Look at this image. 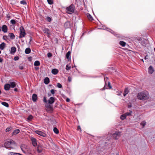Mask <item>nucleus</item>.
I'll return each mask as SVG.
<instances>
[{"label":"nucleus","instance_id":"f257e3e1","mask_svg":"<svg viewBox=\"0 0 155 155\" xmlns=\"http://www.w3.org/2000/svg\"><path fill=\"white\" fill-rule=\"evenodd\" d=\"M137 97L138 99L140 100H146L148 99L149 95L147 91H143L139 93L138 94Z\"/></svg>","mask_w":155,"mask_h":155},{"label":"nucleus","instance_id":"f03ea898","mask_svg":"<svg viewBox=\"0 0 155 155\" xmlns=\"http://www.w3.org/2000/svg\"><path fill=\"white\" fill-rule=\"evenodd\" d=\"M15 145V142L12 140L5 142L4 143L5 147L7 148L13 149Z\"/></svg>","mask_w":155,"mask_h":155},{"label":"nucleus","instance_id":"7ed1b4c3","mask_svg":"<svg viewBox=\"0 0 155 155\" xmlns=\"http://www.w3.org/2000/svg\"><path fill=\"white\" fill-rule=\"evenodd\" d=\"M66 10L67 13L68 14H71L73 13L74 10V5L73 4L69 6L66 8Z\"/></svg>","mask_w":155,"mask_h":155},{"label":"nucleus","instance_id":"20e7f679","mask_svg":"<svg viewBox=\"0 0 155 155\" xmlns=\"http://www.w3.org/2000/svg\"><path fill=\"white\" fill-rule=\"evenodd\" d=\"M20 35L19 36V38H22L24 37L26 35L25 32V30L23 26H21L20 28Z\"/></svg>","mask_w":155,"mask_h":155},{"label":"nucleus","instance_id":"39448f33","mask_svg":"<svg viewBox=\"0 0 155 155\" xmlns=\"http://www.w3.org/2000/svg\"><path fill=\"white\" fill-rule=\"evenodd\" d=\"M45 107L46 108V110L47 112L51 113L52 112L53 107L50 104H45Z\"/></svg>","mask_w":155,"mask_h":155},{"label":"nucleus","instance_id":"423d86ee","mask_svg":"<svg viewBox=\"0 0 155 155\" xmlns=\"http://www.w3.org/2000/svg\"><path fill=\"white\" fill-rule=\"evenodd\" d=\"M121 133L118 131H117L112 134V137L115 140L118 139L120 136Z\"/></svg>","mask_w":155,"mask_h":155},{"label":"nucleus","instance_id":"0eeeda50","mask_svg":"<svg viewBox=\"0 0 155 155\" xmlns=\"http://www.w3.org/2000/svg\"><path fill=\"white\" fill-rule=\"evenodd\" d=\"M20 147L22 151L25 153H26L28 150V147L25 144L21 145Z\"/></svg>","mask_w":155,"mask_h":155},{"label":"nucleus","instance_id":"6e6552de","mask_svg":"<svg viewBox=\"0 0 155 155\" xmlns=\"http://www.w3.org/2000/svg\"><path fill=\"white\" fill-rule=\"evenodd\" d=\"M35 132L36 134L44 137H46L47 136V134L45 133L40 130H36Z\"/></svg>","mask_w":155,"mask_h":155},{"label":"nucleus","instance_id":"1a4fd4ad","mask_svg":"<svg viewBox=\"0 0 155 155\" xmlns=\"http://www.w3.org/2000/svg\"><path fill=\"white\" fill-rule=\"evenodd\" d=\"M31 140L33 145L35 147L37 145L36 139L34 137H31Z\"/></svg>","mask_w":155,"mask_h":155},{"label":"nucleus","instance_id":"9d476101","mask_svg":"<svg viewBox=\"0 0 155 155\" xmlns=\"http://www.w3.org/2000/svg\"><path fill=\"white\" fill-rule=\"evenodd\" d=\"M55 101V98L54 97H51L48 101V103L50 104H53Z\"/></svg>","mask_w":155,"mask_h":155},{"label":"nucleus","instance_id":"9b49d317","mask_svg":"<svg viewBox=\"0 0 155 155\" xmlns=\"http://www.w3.org/2000/svg\"><path fill=\"white\" fill-rule=\"evenodd\" d=\"M38 99L37 95L36 94H33L32 97V99L33 101L34 102L36 101Z\"/></svg>","mask_w":155,"mask_h":155},{"label":"nucleus","instance_id":"f8f14e48","mask_svg":"<svg viewBox=\"0 0 155 155\" xmlns=\"http://www.w3.org/2000/svg\"><path fill=\"white\" fill-rule=\"evenodd\" d=\"M43 31L45 33H46L47 35V36L48 37H49V30L48 29L46 28H45L43 29Z\"/></svg>","mask_w":155,"mask_h":155},{"label":"nucleus","instance_id":"ddd939ff","mask_svg":"<svg viewBox=\"0 0 155 155\" xmlns=\"http://www.w3.org/2000/svg\"><path fill=\"white\" fill-rule=\"evenodd\" d=\"M16 51V48L15 47H12L11 48L10 53L12 54H14Z\"/></svg>","mask_w":155,"mask_h":155},{"label":"nucleus","instance_id":"4468645a","mask_svg":"<svg viewBox=\"0 0 155 155\" xmlns=\"http://www.w3.org/2000/svg\"><path fill=\"white\" fill-rule=\"evenodd\" d=\"M2 30L3 31L4 33H6L7 32L8 28L7 26L5 25H3L2 28Z\"/></svg>","mask_w":155,"mask_h":155},{"label":"nucleus","instance_id":"2eb2a0df","mask_svg":"<svg viewBox=\"0 0 155 155\" xmlns=\"http://www.w3.org/2000/svg\"><path fill=\"white\" fill-rule=\"evenodd\" d=\"M154 71V70H153V67L151 66H150L148 68L149 73L151 74L153 73Z\"/></svg>","mask_w":155,"mask_h":155},{"label":"nucleus","instance_id":"dca6fc26","mask_svg":"<svg viewBox=\"0 0 155 155\" xmlns=\"http://www.w3.org/2000/svg\"><path fill=\"white\" fill-rule=\"evenodd\" d=\"M4 88L5 90H8L10 88V85L9 84H6L5 85Z\"/></svg>","mask_w":155,"mask_h":155},{"label":"nucleus","instance_id":"f3484780","mask_svg":"<svg viewBox=\"0 0 155 155\" xmlns=\"http://www.w3.org/2000/svg\"><path fill=\"white\" fill-rule=\"evenodd\" d=\"M58 70L56 68H54L52 69L51 71L52 73L54 75L57 74L58 73Z\"/></svg>","mask_w":155,"mask_h":155},{"label":"nucleus","instance_id":"a211bd4d","mask_svg":"<svg viewBox=\"0 0 155 155\" xmlns=\"http://www.w3.org/2000/svg\"><path fill=\"white\" fill-rule=\"evenodd\" d=\"M5 44L4 42H2L0 44V49L3 50L4 49L5 46Z\"/></svg>","mask_w":155,"mask_h":155},{"label":"nucleus","instance_id":"6ab92c4d","mask_svg":"<svg viewBox=\"0 0 155 155\" xmlns=\"http://www.w3.org/2000/svg\"><path fill=\"white\" fill-rule=\"evenodd\" d=\"M50 80L48 78L46 77L44 80V83L46 84H47L49 83Z\"/></svg>","mask_w":155,"mask_h":155},{"label":"nucleus","instance_id":"aec40b11","mask_svg":"<svg viewBox=\"0 0 155 155\" xmlns=\"http://www.w3.org/2000/svg\"><path fill=\"white\" fill-rule=\"evenodd\" d=\"M87 16L88 19L90 21H92L93 20V18L92 16L89 13L87 14Z\"/></svg>","mask_w":155,"mask_h":155},{"label":"nucleus","instance_id":"412c9836","mask_svg":"<svg viewBox=\"0 0 155 155\" xmlns=\"http://www.w3.org/2000/svg\"><path fill=\"white\" fill-rule=\"evenodd\" d=\"M8 36L12 39H14L15 38V36L14 34L12 33H9Z\"/></svg>","mask_w":155,"mask_h":155},{"label":"nucleus","instance_id":"4be33fe9","mask_svg":"<svg viewBox=\"0 0 155 155\" xmlns=\"http://www.w3.org/2000/svg\"><path fill=\"white\" fill-rule=\"evenodd\" d=\"M129 92V90L127 88H126L124 91V92L123 94V95L124 97Z\"/></svg>","mask_w":155,"mask_h":155},{"label":"nucleus","instance_id":"5701e85b","mask_svg":"<svg viewBox=\"0 0 155 155\" xmlns=\"http://www.w3.org/2000/svg\"><path fill=\"white\" fill-rule=\"evenodd\" d=\"M8 155H22L18 153H15L12 152H9L8 153Z\"/></svg>","mask_w":155,"mask_h":155},{"label":"nucleus","instance_id":"b1692460","mask_svg":"<svg viewBox=\"0 0 155 155\" xmlns=\"http://www.w3.org/2000/svg\"><path fill=\"white\" fill-rule=\"evenodd\" d=\"M31 50L30 48H26L25 50V52L26 54H29L31 52Z\"/></svg>","mask_w":155,"mask_h":155},{"label":"nucleus","instance_id":"393cba45","mask_svg":"<svg viewBox=\"0 0 155 155\" xmlns=\"http://www.w3.org/2000/svg\"><path fill=\"white\" fill-rule=\"evenodd\" d=\"M9 84L10 85V87L14 88L16 86V84L15 82H11Z\"/></svg>","mask_w":155,"mask_h":155},{"label":"nucleus","instance_id":"a878e982","mask_svg":"<svg viewBox=\"0 0 155 155\" xmlns=\"http://www.w3.org/2000/svg\"><path fill=\"white\" fill-rule=\"evenodd\" d=\"M40 65V62L38 61H35L34 63V65L35 66H39Z\"/></svg>","mask_w":155,"mask_h":155},{"label":"nucleus","instance_id":"bb28decb","mask_svg":"<svg viewBox=\"0 0 155 155\" xmlns=\"http://www.w3.org/2000/svg\"><path fill=\"white\" fill-rule=\"evenodd\" d=\"M119 44L123 47H124L126 45V43L123 41H120L119 42Z\"/></svg>","mask_w":155,"mask_h":155},{"label":"nucleus","instance_id":"cd10ccee","mask_svg":"<svg viewBox=\"0 0 155 155\" xmlns=\"http://www.w3.org/2000/svg\"><path fill=\"white\" fill-rule=\"evenodd\" d=\"M20 132V130L19 129H16L15 130L13 133L14 135H16L19 133Z\"/></svg>","mask_w":155,"mask_h":155},{"label":"nucleus","instance_id":"c85d7f7f","mask_svg":"<svg viewBox=\"0 0 155 155\" xmlns=\"http://www.w3.org/2000/svg\"><path fill=\"white\" fill-rule=\"evenodd\" d=\"M1 104L6 107H9L8 104L6 102H3L1 103Z\"/></svg>","mask_w":155,"mask_h":155},{"label":"nucleus","instance_id":"c756f323","mask_svg":"<svg viewBox=\"0 0 155 155\" xmlns=\"http://www.w3.org/2000/svg\"><path fill=\"white\" fill-rule=\"evenodd\" d=\"M71 52L70 51H68L66 54V57L68 59H69V57L70 55Z\"/></svg>","mask_w":155,"mask_h":155},{"label":"nucleus","instance_id":"7c9ffc66","mask_svg":"<svg viewBox=\"0 0 155 155\" xmlns=\"http://www.w3.org/2000/svg\"><path fill=\"white\" fill-rule=\"evenodd\" d=\"M53 131L54 133L56 134H58L59 133V131L56 127H54V128Z\"/></svg>","mask_w":155,"mask_h":155},{"label":"nucleus","instance_id":"2f4dec72","mask_svg":"<svg viewBox=\"0 0 155 155\" xmlns=\"http://www.w3.org/2000/svg\"><path fill=\"white\" fill-rule=\"evenodd\" d=\"M65 68L66 70L68 71L71 68V66L68 64L66 65Z\"/></svg>","mask_w":155,"mask_h":155},{"label":"nucleus","instance_id":"473e14b6","mask_svg":"<svg viewBox=\"0 0 155 155\" xmlns=\"http://www.w3.org/2000/svg\"><path fill=\"white\" fill-rule=\"evenodd\" d=\"M132 112L131 111H129V112H127L125 114L126 116H130L132 113Z\"/></svg>","mask_w":155,"mask_h":155},{"label":"nucleus","instance_id":"72a5a7b5","mask_svg":"<svg viewBox=\"0 0 155 155\" xmlns=\"http://www.w3.org/2000/svg\"><path fill=\"white\" fill-rule=\"evenodd\" d=\"M126 116L124 114L121 115L120 117V119L122 120H124L126 118Z\"/></svg>","mask_w":155,"mask_h":155},{"label":"nucleus","instance_id":"f704fd0d","mask_svg":"<svg viewBox=\"0 0 155 155\" xmlns=\"http://www.w3.org/2000/svg\"><path fill=\"white\" fill-rule=\"evenodd\" d=\"M11 23L13 25H15L16 24V21L15 20L12 19L10 21Z\"/></svg>","mask_w":155,"mask_h":155},{"label":"nucleus","instance_id":"c9c22d12","mask_svg":"<svg viewBox=\"0 0 155 155\" xmlns=\"http://www.w3.org/2000/svg\"><path fill=\"white\" fill-rule=\"evenodd\" d=\"M48 3L50 5H52L53 3V0H47Z\"/></svg>","mask_w":155,"mask_h":155},{"label":"nucleus","instance_id":"e433bc0d","mask_svg":"<svg viewBox=\"0 0 155 155\" xmlns=\"http://www.w3.org/2000/svg\"><path fill=\"white\" fill-rule=\"evenodd\" d=\"M146 124V123L145 121H143L140 123V124L143 127Z\"/></svg>","mask_w":155,"mask_h":155},{"label":"nucleus","instance_id":"4c0bfd02","mask_svg":"<svg viewBox=\"0 0 155 155\" xmlns=\"http://www.w3.org/2000/svg\"><path fill=\"white\" fill-rule=\"evenodd\" d=\"M32 118H33L32 116L31 115H30L28 116L27 119L28 120H32Z\"/></svg>","mask_w":155,"mask_h":155},{"label":"nucleus","instance_id":"58836bf2","mask_svg":"<svg viewBox=\"0 0 155 155\" xmlns=\"http://www.w3.org/2000/svg\"><path fill=\"white\" fill-rule=\"evenodd\" d=\"M11 127H8L5 130V131L6 132H8L9 131L11 130Z\"/></svg>","mask_w":155,"mask_h":155},{"label":"nucleus","instance_id":"ea45409f","mask_svg":"<svg viewBox=\"0 0 155 155\" xmlns=\"http://www.w3.org/2000/svg\"><path fill=\"white\" fill-rule=\"evenodd\" d=\"M57 86L59 88H61L62 87V85L59 83H57Z\"/></svg>","mask_w":155,"mask_h":155},{"label":"nucleus","instance_id":"a19ab883","mask_svg":"<svg viewBox=\"0 0 155 155\" xmlns=\"http://www.w3.org/2000/svg\"><path fill=\"white\" fill-rule=\"evenodd\" d=\"M47 19L48 22H50L51 21V18L49 17H47Z\"/></svg>","mask_w":155,"mask_h":155},{"label":"nucleus","instance_id":"79ce46f5","mask_svg":"<svg viewBox=\"0 0 155 155\" xmlns=\"http://www.w3.org/2000/svg\"><path fill=\"white\" fill-rule=\"evenodd\" d=\"M43 101L45 103H47V102L46 98L45 97H43Z\"/></svg>","mask_w":155,"mask_h":155},{"label":"nucleus","instance_id":"37998d69","mask_svg":"<svg viewBox=\"0 0 155 155\" xmlns=\"http://www.w3.org/2000/svg\"><path fill=\"white\" fill-rule=\"evenodd\" d=\"M72 80V78L70 76H69L68 77V81L69 82H70Z\"/></svg>","mask_w":155,"mask_h":155},{"label":"nucleus","instance_id":"c03bdc74","mask_svg":"<svg viewBox=\"0 0 155 155\" xmlns=\"http://www.w3.org/2000/svg\"><path fill=\"white\" fill-rule=\"evenodd\" d=\"M20 3L21 4H23V5H25L26 4V2H25V1H24V0L21 1L20 2Z\"/></svg>","mask_w":155,"mask_h":155},{"label":"nucleus","instance_id":"a18cd8bd","mask_svg":"<svg viewBox=\"0 0 155 155\" xmlns=\"http://www.w3.org/2000/svg\"><path fill=\"white\" fill-rule=\"evenodd\" d=\"M19 57L18 56H16L14 58V59L15 61H17L19 59Z\"/></svg>","mask_w":155,"mask_h":155},{"label":"nucleus","instance_id":"49530a36","mask_svg":"<svg viewBox=\"0 0 155 155\" xmlns=\"http://www.w3.org/2000/svg\"><path fill=\"white\" fill-rule=\"evenodd\" d=\"M52 55V54L51 53H48L47 54L48 57L49 58L51 57Z\"/></svg>","mask_w":155,"mask_h":155},{"label":"nucleus","instance_id":"de8ad7c7","mask_svg":"<svg viewBox=\"0 0 155 155\" xmlns=\"http://www.w3.org/2000/svg\"><path fill=\"white\" fill-rule=\"evenodd\" d=\"M107 86L108 87L109 89L111 88L112 87H111V86L110 85V82H108V86Z\"/></svg>","mask_w":155,"mask_h":155},{"label":"nucleus","instance_id":"09e8293b","mask_svg":"<svg viewBox=\"0 0 155 155\" xmlns=\"http://www.w3.org/2000/svg\"><path fill=\"white\" fill-rule=\"evenodd\" d=\"M51 92L52 94H54L55 93V92H54V89H51Z\"/></svg>","mask_w":155,"mask_h":155},{"label":"nucleus","instance_id":"8fccbe9b","mask_svg":"<svg viewBox=\"0 0 155 155\" xmlns=\"http://www.w3.org/2000/svg\"><path fill=\"white\" fill-rule=\"evenodd\" d=\"M77 129L79 131H81V129L80 126H78Z\"/></svg>","mask_w":155,"mask_h":155},{"label":"nucleus","instance_id":"3c124183","mask_svg":"<svg viewBox=\"0 0 155 155\" xmlns=\"http://www.w3.org/2000/svg\"><path fill=\"white\" fill-rule=\"evenodd\" d=\"M7 38V36L6 35H5L3 36V38L4 40L7 41V40L6 39V38Z\"/></svg>","mask_w":155,"mask_h":155},{"label":"nucleus","instance_id":"603ef678","mask_svg":"<svg viewBox=\"0 0 155 155\" xmlns=\"http://www.w3.org/2000/svg\"><path fill=\"white\" fill-rule=\"evenodd\" d=\"M19 68L21 70L23 69L24 67L22 66H19Z\"/></svg>","mask_w":155,"mask_h":155},{"label":"nucleus","instance_id":"864d4df0","mask_svg":"<svg viewBox=\"0 0 155 155\" xmlns=\"http://www.w3.org/2000/svg\"><path fill=\"white\" fill-rule=\"evenodd\" d=\"M66 101L67 102H69L70 101V99L68 98H67L66 99Z\"/></svg>","mask_w":155,"mask_h":155},{"label":"nucleus","instance_id":"5fc2aeb1","mask_svg":"<svg viewBox=\"0 0 155 155\" xmlns=\"http://www.w3.org/2000/svg\"><path fill=\"white\" fill-rule=\"evenodd\" d=\"M70 23L69 22H65V25H69Z\"/></svg>","mask_w":155,"mask_h":155},{"label":"nucleus","instance_id":"6e6d98bb","mask_svg":"<svg viewBox=\"0 0 155 155\" xmlns=\"http://www.w3.org/2000/svg\"><path fill=\"white\" fill-rule=\"evenodd\" d=\"M3 61V59L1 58H0V62H2Z\"/></svg>","mask_w":155,"mask_h":155},{"label":"nucleus","instance_id":"4d7b16f0","mask_svg":"<svg viewBox=\"0 0 155 155\" xmlns=\"http://www.w3.org/2000/svg\"><path fill=\"white\" fill-rule=\"evenodd\" d=\"M14 91H18V89L17 88H15L14 89Z\"/></svg>","mask_w":155,"mask_h":155},{"label":"nucleus","instance_id":"13d9d810","mask_svg":"<svg viewBox=\"0 0 155 155\" xmlns=\"http://www.w3.org/2000/svg\"><path fill=\"white\" fill-rule=\"evenodd\" d=\"M48 95L49 97L51 96V94L50 93H48Z\"/></svg>","mask_w":155,"mask_h":155},{"label":"nucleus","instance_id":"bf43d9fd","mask_svg":"<svg viewBox=\"0 0 155 155\" xmlns=\"http://www.w3.org/2000/svg\"><path fill=\"white\" fill-rule=\"evenodd\" d=\"M106 84L105 83V86ZM105 86H104V88H103L102 90H104V89H105Z\"/></svg>","mask_w":155,"mask_h":155},{"label":"nucleus","instance_id":"052dcab7","mask_svg":"<svg viewBox=\"0 0 155 155\" xmlns=\"http://www.w3.org/2000/svg\"><path fill=\"white\" fill-rule=\"evenodd\" d=\"M31 40H32V39H31V38H30V41H31Z\"/></svg>","mask_w":155,"mask_h":155},{"label":"nucleus","instance_id":"680f3d73","mask_svg":"<svg viewBox=\"0 0 155 155\" xmlns=\"http://www.w3.org/2000/svg\"><path fill=\"white\" fill-rule=\"evenodd\" d=\"M1 28H2L1 27H0V31H1Z\"/></svg>","mask_w":155,"mask_h":155},{"label":"nucleus","instance_id":"e2e57ef3","mask_svg":"<svg viewBox=\"0 0 155 155\" xmlns=\"http://www.w3.org/2000/svg\"><path fill=\"white\" fill-rule=\"evenodd\" d=\"M144 58H145V59H147L146 57H145Z\"/></svg>","mask_w":155,"mask_h":155},{"label":"nucleus","instance_id":"0e129e2a","mask_svg":"<svg viewBox=\"0 0 155 155\" xmlns=\"http://www.w3.org/2000/svg\"><path fill=\"white\" fill-rule=\"evenodd\" d=\"M108 135H110V133L108 134Z\"/></svg>","mask_w":155,"mask_h":155},{"label":"nucleus","instance_id":"69168bd1","mask_svg":"<svg viewBox=\"0 0 155 155\" xmlns=\"http://www.w3.org/2000/svg\"><path fill=\"white\" fill-rule=\"evenodd\" d=\"M114 32V31H112V32H111V33H113Z\"/></svg>","mask_w":155,"mask_h":155},{"label":"nucleus","instance_id":"338daca9","mask_svg":"<svg viewBox=\"0 0 155 155\" xmlns=\"http://www.w3.org/2000/svg\"><path fill=\"white\" fill-rule=\"evenodd\" d=\"M35 68L36 69H38V68Z\"/></svg>","mask_w":155,"mask_h":155},{"label":"nucleus","instance_id":"774afa93","mask_svg":"<svg viewBox=\"0 0 155 155\" xmlns=\"http://www.w3.org/2000/svg\"><path fill=\"white\" fill-rule=\"evenodd\" d=\"M142 61L143 62H144V61H143V59H142Z\"/></svg>","mask_w":155,"mask_h":155}]
</instances>
